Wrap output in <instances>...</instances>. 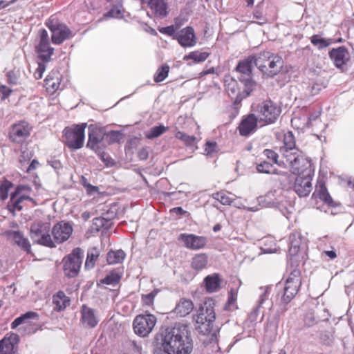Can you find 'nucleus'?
Masks as SVG:
<instances>
[{
	"label": "nucleus",
	"mask_w": 354,
	"mask_h": 354,
	"mask_svg": "<svg viewBox=\"0 0 354 354\" xmlns=\"http://www.w3.org/2000/svg\"><path fill=\"white\" fill-rule=\"evenodd\" d=\"M161 346L173 354H190L193 342L187 326L178 324L166 329L162 335Z\"/></svg>",
	"instance_id": "1"
},
{
	"label": "nucleus",
	"mask_w": 354,
	"mask_h": 354,
	"mask_svg": "<svg viewBox=\"0 0 354 354\" xmlns=\"http://www.w3.org/2000/svg\"><path fill=\"white\" fill-rule=\"evenodd\" d=\"M256 66L263 75L272 77L278 74L283 65V61L280 56L266 51L255 55Z\"/></svg>",
	"instance_id": "2"
},
{
	"label": "nucleus",
	"mask_w": 354,
	"mask_h": 354,
	"mask_svg": "<svg viewBox=\"0 0 354 354\" xmlns=\"http://www.w3.org/2000/svg\"><path fill=\"white\" fill-rule=\"evenodd\" d=\"M216 315L212 301H206L194 316L195 328L198 333L206 334L211 331Z\"/></svg>",
	"instance_id": "3"
},
{
	"label": "nucleus",
	"mask_w": 354,
	"mask_h": 354,
	"mask_svg": "<svg viewBox=\"0 0 354 354\" xmlns=\"http://www.w3.org/2000/svg\"><path fill=\"white\" fill-rule=\"evenodd\" d=\"M282 164L284 167H288L292 174L299 175H304L310 167V160L299 150L292 153L285 152Z\"/></svg>",
	"instance_id": "4"
},
{
	"label": "nucleus",
	"mask_w": 354,
	"mask_h": 354,
	"mask_svg": "<svg viewBox=\"0 0 354 354\" xmlns=\"http://www.w3.org/2000/svg\"><path fill=\"white\" fill-rule=\"evenodd\" d=\"M281 112V107L270 100H265L258 104L256 115L259 120L260 127L275 122Z\"/></svg>",
	"instance_id": "5"
},
{
	"label": "nucleus",
	"mask_w": 354,
	"mask_h": 354,
	"mask_svg": "<svg viewBox=\"0 0 354 354\" xmlns=\"http://www.w3.org/2000/svg\"><path fill=\"white\" fill-rule=\"evenodd\" d=\"M301 285V272L299 269L294 268L290 271L289 276L286 280L283 292L280 301L281 306H283L285 309V306L290 303L297 294Z\"/></svg>",
	"instance_id": "6"
},
{
	"label": "nucleus",
	"mask_w": 354,
	"mask_h": 354,
	"mask_svg": "<svg viewBox=\"0 0 354 354\" xmlns=\"http://www.w3.org/2000/svg\"><path fill=\"white\" fill-rule=\"evenodd\" d=\"M106 131L102 127H97L91 125L88 127V140L86 147L95 151L101 159L104 161V149L106 145L104 143Z\"/></svg>",
	"instance_id": "7"
},
{
	"label": "nucleus",
	"mask_w": 354,
	"mask_h": 354,
	"mask_svg": "<svg viewBox=\"0 0 354 354\" xmlns=\"http://www.w3.org/2000/svg\"><path fill=\"white\" fill-rule=\"evenodd\" d=\"M86 124H77L74 128H66L64 131V142L71 150L82 148L84 141V130Z\"/></svg>",
	"instance_id": "8"
},
{
	"label": "nucleus",
	"mask_w": 354,
	"mask_h": 354,
	"mask_svg": "<svg viewBox=\"0 0 354 354\" xmlns=\"http://www.w3.org/2000/svg\"><path fill=\"white\" fill-rule=\"evenodd\" d=\"M49 230V223L35 222L30 227L31 237L34 241L40 245L55 248L56 245H55L51 236L48 234Z\"/></svg>",
	"instance_id": "9"
},
{
	"label": "nucleus",
	"mask_w": 354,
	"mask_h": 354,
	"mask_svg": "<svg viewBox=\"0 0 354 354\" xmlns=\"http://www.w3.org/2000/svg\"><path fill=\"white\" fill-rule=\"evenodd\" d=\"M84 254L79 248H75L71 254L64 259V272L67 277H75L80 272Z\"/></svg>",
	"instance_id": "10"
},
{
	"label": "nucleus",
	"mask_w": 354,
	"mask_h": 354,
	"mask_svg": "<svg viewBox=\"0 0 354 354\" xmlns=\"http://www.w3.org/2000/svg\"><path fill=\"white\" fill-rule=\"evenodd\" d=\"M35 48L39 58L43 62H49L51 60V56L54 53V48L50 45L49 36L45 29H40L38 31Z\"/></svg>",
	"instance_id": "11"
},
{
	"label": "nucleus",
	"mask_w": 354,
	"mask_h": 354,
	"mask_svg": "<svg viewBox=\"0 0 354 354\" xmlns=\"http://www.w3.org/2000/svg\"><path fill=\"white\" fill-rule=\"evenodd\" d=\"M156 317L151 314L138 315L133 321V330L140 337L147 336L154 328Z\"/></svg>",
	"instance_id": "12"
},
{
	"label": "nucleus",
	"mask_w": 354,
	"mask_h": 354,
	"mask_svg": "<svg viewBox=\"0 0 354 354\" xmlns=\"http://www.w3.org/2000/svg\"><path fill=\"white\" fill-rule=\"evenodd\" d=\"M47 26L51 31V40L54 44L59 45L73 36L70 28L64 24L50 21Z\"/></svg>",
	"instance_id": "13"
},
{
	"label": "nucleus",
	"mask_w": 354,
	"mask_h": 354,
	"mask_svg": "<svg viewBox=\"0 0 354 354\" xmlns=\"http://www.w3.org/2000/svg\"><path fill=\"white\" fill-rule=\"evenodd\" d=\"M259 202L265 207H275L285 215L281 207H285L283 205V196L281 189H274L268 192L265 196L259 198Z\"/></svg>",
	"instance_id": "14"
},
{
	"label": "nucleus",
	"mask_w": 354,
	"mask_h": 354,
	"mask_svg": "<svg viewBox=\"0 0 354 354\" xmlns=\"http://www.w3.org/2000/svg\"><path fill=\"white\" fill-rule=\"evenodd\" d=\"M51 232L54 244H59L69 239L73 227L69 223L62 221L53 226Z\"/></svg>",
	"instance_id": "15"
},
{
	"label": "nucleus",
	"mask_w": 354,
	"mask_h": 354,
	"mask_svg": "<svg viewBox=\"0 0 354 354\" xmlns=\"http://www.w3.org/2000/svg\"><path fill=\"white\" fill-rule=\"evenodd\" d=\"M31 127L25 121L15 124L10 132V139L15 143H22L30 136Z\"/></svg>",
	"instance_id": "16"
},
{
	"label": "nucleus",
	"mask_w": 354,
	"mask_h": 354,
	"mask_svg": "<svg viewBox=\"0 0 354 354\" xmlns=\"http://www.w3.org/2000/svg\"><path fill=\"white\" fill-rule=\"evenodd\" d=\"M178 240L181 241L186 248L194 250L203 248L207 242V239L205 236L185 233L180 234Z\"/></svg>",
	"instance_id": "17"
},
{
	"label": "nucleus",
	"mask_w": 354,
	"mask_h": 354,
	"mask_svg": "<svg viewBox=\"0 0 354 354\" xmlns=\"http://www.w3.org/2000/svg\"><path fill=\"white\" fill-rule=\"evenodd\" d=\"M312 176L309 173L298 175L295 180L294 190L300 196H308L312 190Z\"/></svg>",
	"instance_id": "18"
},
{
	"label": "nucleus",
	"mask_w": 354,
	"mask_h": 354,
	"mask_svg": "<svg viewBox=\"0 0 354 354\" xmlns=\"http://www.w3.org/2000/svg\"><path fill=\"white\" fill-rule=\"evenodd\" d=\"M178 44L184 48H191L194 46L197 42V38L195 35L193 28L187 26L179 32L175 36Z\"/></svg>",
	"instance_id": "19"
},
{
	"label": "nucleus",
	"mask_w": 354,
	"mask_h": 354,
	"mask_svg": "<svg viewBox=\"0 0 354 354\" xmlns=\"http://www.w3.org/2000/svg\"><path fill=\"white\" fill-rule=\"evenodd\" d=\"M259 124V120L254 113L249 114L241 120L239 126V133L243 136H248L254 133Z\"/></svg>",
	"instance_id": "20"
},
{
	"label": "nucleus",
	"mask_w": 354,
	"mask_h": 354,
	"mask_svg": "<svg viewBox=\"0 0 354 354\" xmlns=\"http://www.w3.org/2000/svg\"><path fill=\"white\" fill-rule=\"evenodd\" d=\"M8 239L17 245L22 250L27 252H30V243L27 238L19 231L8 230L4 232Z\"/></svg>",
	"instance_id": "21"
},
{
	"label": "nucleus",
	"mask_w": 354,
	"mask_h": 354,
	"mask_svg": "<svg viewBox=\"0 0 354 354\" xmlns=\"http://www.w3.org/2000/svg\"><path fill=\"white\" fill-rule=\"evenodd\" d=\"M329 56L337 68L345 64L350 58L348 50L343 46L333 48L329 53Z\"/></svg>",
	"instance_id": "22"
},
{
	"label": "nucleus",
	"mask_w": 354,
	"mask_h": 354,
	"mask_svg": "<svg viewBox=\"0 0 354 354\" xmlns=\"http://www.w3.org/2000/svg\"><path fill=\"white\" fill-rule=\"evenodd\" d=\"M81 322L84 327L94 328L99 320L93 308L83 305L81 309Z\"/></svg>",
	"instance_id": "23"
},
{
	"label": "nucleus",
	"mask_w": 354,
	"mask_h": 354,
	"mask_svg": "<svg viewBox=\"0 0 354 354\" xmlns=\"http://www.w3.org/2000/svg\"><path fill=\"white\" fill-rule=\"evenodd\" d=\"M317 194L319 198L324 203V206L327 207H324L322 210L330 214H335V213L331 208L336 207L337 203L333 201L326 187L324 185H320L319 189L317 191Z\"/></svg>",
	"instance_id": "24"
},
{
	"label": "nucleus",
	"mask_w": 354,
	"mask_h": 354,
	"mask_svg": "<svg viewBox=\"0 0 354 354\" xmlns=\"http://www.w3.org/2000/svg\"><path fill=\"white\" fill-rule=\"evenodd\" d=\"M148 6L156 17L162 19L168 15V6L165 0H149Z\"/></svg>",
	"instance_id": "25"
},
{
	"label": "nucleus",
	"mask_w": 354,
	"mask_h": 354,
	"mask_svg": "<svg viewBox=\"0 0 354 354\" xmlns=\"http://www.w3.org/2000/svg\"><path fill=\"white\" fill-rule=\"evenodd\" d=\"M254 65L256 66L255 55L249 56L238 63L236 67V71L241 74V77H249L251 76Z\"/></svg>",
	"instance_id": "26"
},
{
	"label": "nucleus",
	"mask_w": 354,
	"mask_h": 354,
	"mask_svg": "<svg viewBox=\"0 0 354 354\" xmlns=\"http://www.w3.org/2000/svg\"><path fill=\"white\" fill-rule=\"evenodd\" d=\"M26 190H30V187L27 186H19L16 191L11 194L10 201L8 204V209L10 212H15L16 210L19 211L22 209V206L21 205L22 201L18 197V195L23 191Z\"/></svg>",
	"instance_id": "27"
},
{
	"label": "nucleus",
	"mask_w": 354,
	"mask_h": 354,
	"mask_svg": "<svg viewBox=\"0 0 354 354\" xmlns=\"http://www.w3.org/2000/svg\"><path fill=\"white\" fill-rule=\"evenodd\" d=\"M44 82L48 92L53 93L59 88L61 75L58 72H53L46 77Z\"/></svg>",
	"instance_id": "28"
},
{
	"label": "nucleus",
	"mask_w": 354,
	"mask_h": 354,
	"mask_svg": "<svg viewBox=\"0 0 354 354\" xmlns=\"http://www.w3.org/2000/svg\"><path fill=\"white\" fill-rule=\"evenodd\" d=\"M295 151L299 149L295 147V136L292 132H287L283 136V146L280 148L282 158L284 157L285 152L292 153Z\"/></svg>",
	"instance_id": "29"
},
{
	"label": "nucleus",
	"mask_w": 354,
	"mask_h": 354,
	"mask_svg": "<svg viewBox=\"0 0 354 354\" xmlns=\"http://www.w3.org/2000/svg\"><path fill=\"white\" fill-rule=\"evenodd\" d=\"M53 304L56 310L61 311L70 305L71 299L63 291L59 290L53 295Z\"/></svg>",
	"instance_id": "30"
},
{
	"label": "nucleus",
	"mask_w": 354,
	"mask_h": 354,
	"mask_svg": "<svg viewBox=\"0 0 354 354\" xmlns=\"http://www.w3.org/2000/svg\"><path fill=\"white\" fill-rule=\"evenodd\" d=\"M303 244V239L300 232H295L290 236L289 253L291 256H295L299 252Z\"/></svg>",
	"instance_id": "31"
},
{
	"label": "nucleus",
	"mask_w": 354,
	"mask_h": 354,
	"mask_svg": "<svg viewBox=\"0 0 354 354\" xmlns=\"http://www.w3.org/2000/svg\"><path fill=\"white\" fill-rule=\"evenodd\" d=\"M194 304L190 299H182L176 305L175 313L180 317H185L192 312Z\"/></svg>",
	"instance_id": "32"
},
{
	"label": "nucleus",
	"mask_w": 354,
	"mask_h": 354,
	"mask_svg": "<svg viewBox=\"0 0 354 354\" xmlns=\"http://www.w3.org/2000/svg\"><path fill=\"white\" fill-rule=\"evenodd\" d=\"M204 283L208 292H216L220 288L221 280L218 274L207 276L204 279Z\"/></svg>",
	"instance_id": "33"
},
{
	"label": "nucleus",
	"mask_w": 354,
	"mask_h": 354,
	"mask_svg": "<svg viewBox=\"0 0 354 354\" xmlns=\"http://www.w3.org/2000/svg\"><path fill=\"white\" fill-rule=\"evenodd\" d=\"M124 9L123 8L122 0L118 1L117 3L112 6L111 10L103 15L104 19L115 18L123 19Z\"/></svg>",
	"instance_id": "34"
},
{
	"label": "nucleus",
	"mask_w": 354,
	"mask_h": 354,
	"mask_svg": "<svg viewBox=\"0 0 354 354\" xmlns=\"http://www.w3.org/2000/svg\"><path fill=\"white\" fill-rule=\"evenodd\" d=\"M322 310L326 315H323L322 317L315 315V311H308L306 313L304 317V322L306 325L308 326H311L321 320H327L328 317V310L325 308H323Z\"/></svg>",
	"instance_id": "35"
},
{
	"label": "nucleus",
	"mask_w": 354,
	"mask_h": 354,
	"mask_svg": "<svg viewBox=\"0 0 354 354\" xmlns=\"http://www.w3.org/2000/svg\"><path fill=\"white\" fill-rule=\"evenodd\" d=\"M126 257L125 252L122 250H111L107 254L106 260L109 264L121 263Z\"/></svg>",
	"instance_id": "36"
},
{
	"label": "nucleus",
	"mask_w": 354,
	"mask_h": 354,
	"mask_svg": "<svg viewBox=\"0 0 354 354\" xmlns=\"http://www.w3.org/2000/svg\"><path fill=\"white\" fill-rule=\"evenodd\" d=\"M100 250L96 248H92L88 250L87 257L85 261V268L91 270L94 268L96 260L100 256Z\"/></svg>",
	"instance_id": "37"
},
{
	"label": "nucleus",
	"mask_w": 354,
	"mask_h": 354,
	"mask_svg": "<svg viewBox=\"0 0 354 354\" xmlns=\"http://www.w3.org/2000/svg\"><path fill=\"white\" fill-rule=\"evenodd\" d=\"M0 354H17V348L9 339L0 341Z\"/></svg>",
	"instance_id": "38"
},
{
	"label": "nucleus",
	"mask_w": 354,
	"mask_h": 354,
	"mask_svg": "<svg viewBox=\"0 0 354 354\" xmlns=\"http://www.w3.org/2000/svg\"><path fill=\"white\" fill-rule=\"evenodd\" d=\"M209 56V53L208 52H201L198 50H196L192 51L189 53L188 55H185L183 59L185 61L192 59L195 63H200L206 60Z\"/></svg>",
	"instance_id": "39"
},
{
	"label": "nucleus",
	"mask_w": 354,
	"mask_h": 354,
	"mask_svg": "<svg viewBox=\"0 0 354 354\" xmlns=\"http://www.w3.org/2000/svg\"><path fill=\"white\" fill-rule=\"evenodd\" d=\"M168 130L167 127H165L162 124L159 126H155L151 127L150 129L145 132L146 138L151 140L159 137Z\"/></svg>",
	"instance_id": "40"
},
{
	"label": "nucleus",
	"mask_w": 354,
	"mask_h": 354,
	"mask_svg": "<svg viewBox=\"0 0 354 354\" xmlns=\"http://www.w3.org/2000/svg\"><path fill=\"white\" fill-rule=\"evenodd\" d=\"M38 317V315L37 313L35 312H32V311H29V312H27L23 315H21V316H19V317L16 318L11 324V328L12 329H15L17 327H18L19 325L24 324V323H26V322L28 320V319H36Z\"/></svg>",
	"instance_id": "41"
},
{
	"label": "nucleus",
	"mask_w": 354,
	"mask_h": 354,
	"mask_svg": "<svg viewBox=\"0 0 354 354\" xmlns=\"http://www.w3.org/2000/svg\"><path fill=\"white\" fill-rule=\"evenodd\" d=\"M207 263V257L205 254L196 255L192 261V266L194 269L201 270L205 268Z\"/></svg>",
	"instance_id": "42"
},
{
	"label": "nucleus",
	"mask_w": 354,
	"mask_h": 354,
	"mask_svg": "<svg viewBox=\"0 0 354 354\" xmlns=\"http://www.w3.org/2000/svg\"><path fill=\"white\" fill-rule=\"evenodd\" d=\"M312 44L318 49H323L331 44V39H326L319 35H314L310 37Z\"/></svg>",
	"instance_id": "43"
},
{
	"label": "nucleus",
	"mask_w": 354,
	"mask_h": 354,
	"mask_svg": "<svg viewBox=\"0 0 354 354\" xmlns=\"http://www.w3.org/2000/svg\"><path fill=\"white\" fill-rule=\"evenodd\" d=\"M239 80L244 85V93H245V96H248L251 92L255 89L257 83L252 79L251 76L240 77Z\"/></svg>",
	"instance_id": "44"
},
{
	"label": "nucleus",
	"mask_w": 354,
	"mask_h": 354,
	"mask_svg": "<svg viewBox=\"0 0 354 354\" xmlns=\"http://www.w3.org/2000/svg\"><path fill=\"white\" fill-rule=\"evenodd\" d=\"M106 142L109 145L119 142L122 138V133L120 131H110L106 132L105 135Z\"/></svg>",
	"instance_id": "45"
},
{
	"label": "nucleus",
	"mask_w": 354,
	"mask_h": 354,
	"mask_svg": "<svg viewBox=\"0 0 354 354\" xmlns=\"http://www.w3.org/2000/svg\"><path fill=\"white\" fill-rule=\"evenodd\" d=\"M169 66L164 64L160 67L154 75V81L156 82H162L168 75Z\"/></svg>",
	"instance_id": "46"
},
{
	"label": "nucleus",
	"mask_w": 354,
	"mask_h": 354,
	"mask_svg": "<svg viewBox=\"0 0 354 354\" xmlns=\"http://www.w3.org/2000/svg\"><path fill=\"white\" fill-rule=\"evenodd\" d=\"M213 198L224 205H230L234 201L233 198L221 192L214 194Z\"/></svg>",
	"instance_id": "47"
},
{
	"label": "nucleus",
	"mask_w": 354,
	"mask_h": 354,
	"mask_svg": "<svg viewBox=\"0 0 354 354\" xmlns=\"http://www.w3.org/2000/svg\"><path fill=\"white\" fill-rule=\"evenodd\" d=\"M175 137L182 141H183L187 145H193L196 140L194 136H189L182 131H178Z\"/></svg>",
	"instance_id": "48"
},
{
	"label": "nucleus",
	"mask_w": 354,
	"mask_h": 354,
	"mask_svg": "<svg viewBox=\"0 0 354 354\" xmlns=\"http://www.w3.org/2000/svg\"><path fill=\"white\" fill-rule=\"evenodd\" d=\"M257 169L260 173L272 174L275 171L272 164L263 161L257 165Z\"/></svg>",
	"instance_id": "49"
},
{
	"label": "nucleus",
	"mask_w": 354,
	"mask_h": 354,
	"mask_svg": "<svg viewBox=\"0 0 354 354\" xmlns=\"http://www.w3.org/2000/svg\"><path fill=\"white\" fill-rule=\"evenodd\" d=\"M263 154L268 158L271 160L274 163L279 166H283L282 160H278L279 155L273 150L266 149L263 150Z\"/></svg>",
	"instance_id": "50"
},
{
	"label": "nucleus",
	"mask_w": 354,
	"mask_h": 354,
	"mask_svg": "<svg viewBox=\"0 0 354 354\" xmlns=\"http://www.w3.org/2000/svg\"><path fill=\"white\" fill-rule=\"evenodd\" d=\"M12 184L8 180H4L0 184V198L5 200L8 198V191Z\"/></svg>",
	"instance_id": "51"
},
{
	"label": "nucleus",
	"mask_w": 354,
	"mask_h": 354,
	"mask_svg": "<svg viewBox=\"0 0 354 354\" xmlns=\"http://www.w3.org/2000/svg\"><path fill=\"white\" fill-rule=\"evenodd\" d=\"M120 275L118 273L112 272L107 275L103 280V283L107 285H115L120 280Z\"/></svg>",
	"instance_id": "52"
},
{
	"label": "nucleus",
	"mask_w": 354,
	"mask_h": 354,
	"mask_svg": "<svg viewBox=\"0 0 354 354\" xmlns=\"http://www.w3.org/2000/svg\"><path fill=\"white\" fill-rule=\"evenodd\" d=\"M159 32L162 34L167 35L168 36H171L175 39V36L176 35V28L174 26H169L167 27H162L158 29Z\"/></svg>",
	"instance_id": "53"
},
{
	"label": "nucleus",
	"mask_w": 354,
	"mask_h": 354,
	"mask_svg": "<svg viewBox=\"0 0 354 354\" xmlns=\"http://www.w3.org/2000/svg\"><path fill=\"white\" fill-rule=\"evenodd\" d=\"M107 221L102 217L95 218L93 221V228L96 231H99L100 228L104 227Z\"/></svg>",
	"instance_id": "54"
},
{
	"label": "nucleus",
	"mask_w": 354,
	"mask_h": 354,
	"mask_svg": "<svg viewBox=\"0 0 354 354\" xmlns=\"http://www.w3.org/2000/svg\"><path fill=\"white\" fill-rule=\"evenodd\" d=\"M260 290L262 291V292L260 295L259 299V306H261L263 304V302L268 299L270 288L269 287H265V288H260Z\"/></svg>",
	"instance_id": "55"
},
{
	"label": "nucleus",
	"mask_w": 354,
	"mask_h": 354,
	"mask_svg": "<svg viewBox=\"0 0 354 354\" xmlns=\"http://www.w3.org/2000/svg\"><path fill=\"white\" fill-rule=\"evenodd\" d=\"M44 63L45 62L38 64V67L34 73L35 79L39 80L43 77V73L46 70V66Z\"/></svg>",
	"instance_id": "56"
},
{
	"label": "nucleus",
	"mask_w": 354,
	"mask_h": 354,
	"mask_svg": "<svg viewBox=\"0 0 354 354\" xmlns=\"http://www.w3.org/2000/svg\"><path fill=\"white\" fill-rule=\"evenodd\" d=\"M156 293L154 292H151L149 294L144 295L142 297V301L147 306H151L153 302V299L156 296Z\"/></svg>",
	"instance_id": "57"
},
{
	"label": "nucleus",
	"mask_w": 354,
	"mask_h": 354,
	"mask_svg": "<svg viewBox=\"0 0 354 354\" xmlns=\"http://www.w3.org/2000/svg\"><path fill=\"white\" fill-rule=\"evenodd\" d=\"M226 90L232 94H235L238 91V85L236 81L231 80L230 82L226 84Z\"/></svg>",
	"instance_id": "58"
},
{
	"label": "nucleus",
	"mask_w": 354,
	"mask_h": 354,
	"mask_svg": "<svg viewBox=\"0 0 354 354\" xmlns=\"http://www.w3.org/2000/svg\"><path fill=\"white\" fill-rule=\"evenodd\" d=\"M8 82L10 84L16 85L18 83V77L16 73L11 71L7 73Z\"/></svg>",
	"instance_id": "59"
},
{
	"label": "nucleus",
	"mask_w": 354,
	"mask_h": 354,
	"mask_svg": "<svg viewBox=\"0 0 354 354\" xmlns=\"http://www.w3.org/2000/svg\"><path fill=\"white\" fill-rule=\"evenodd\" d=\"M254 18L257 19L259 24H264L267 22L266 18L263 16L261 12L257 10L254 12Z\"/></svg>",
	"instance_id": "60"
},
{
	"label": "nucleus",
	"mask_w": 354,
	"mask_h": 354,
	"mask_svg": "<svg viewBox=\"0 0 354 354\" xmlns=\"http://www.w3.org/2000/svg\"><path fill=\"white\" fill-rule=\"evenodd\" d=\"M138 156L140 160H145L148 158L149 153L147 148H141L138 152Z\"/></svg>",
	"instance_id": "61"
},
{
	"label": "nucleus",
	"mask_w": 354,
	"mask_h": 354,
	"mask_svg": "<svg viewBox=\"0 0 354 354\" xmlns=\"http://www.w3.org/2000/svg\"><path fill=\"white\" fill-rule=\"evenodd\" d=\"M216 143L214 142H207L205 145V151L207 153H211L216 151Z\"/></svg>",
	"instance_id": "62"
},
{
	"label": "nucleus",
	"mask_w": 354,
	"mask_h": 354,
	"mask_svg": "<svg viewBox=\"0 0 354 354\" xmlns=\"http://www.w3.org/2000/svg\"><path fill=\"white\" fill-rule=\"evenodd\" d=\"M84 187L86 188V191L89 194L97 192L98 189L97 187L91 185V184H84Z\"/></svg>",
	"instance_id": "63"
},
{
	"label": "nucleus",
	"mask_w": 354,
	"mask_h": 354,
	"mask_svg": "<svg viewBox=\"0 0 354 354\" xmlns=\"http://www.w3.org/2000/svg\"><path fill=\"white\" fill-rule=\"evenodd\" d=\"M153 354H173L171 352L167 351L166 349L163 348L162 347L160 348H157Z\"/></svg>",
	"instance_id": "64"
}]
</instances>
